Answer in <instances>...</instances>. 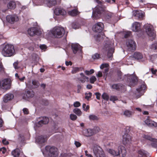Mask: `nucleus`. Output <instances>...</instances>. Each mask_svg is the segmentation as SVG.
Here are the masks:
<instances>
[{"mask_svg": "<svg viewBox=\"0 0 157 157\" xmlns=\"http://www.w3.org/2000/svg\"><path fill=\"white\" fill-rule=\"evenodd\" d=\"M104 15L109 19L111 17L113 14L110 12H105V8L101 5H99L96 6L93 10L92 17L93 19H97Z\"/></svg>", "mask_w": 157, "mask_h": 157, "instance_id": "nucleus-1", "label": "nucleus"}, {"mask_svg": "<svg viewBox=\"0 0 157 157\" xmlns=\"http://www.w3.org/2000/svg\"><path fill=\"white\" fill-rule=\"evenodd\" d=\"M52 36L54 38H60L63 37V39H66L67 32H65L63 28L57 26L55 27L50 32Z\"/></svg>", "mask_w": 157, "mask_h": 157, "instance_id": "nucleus-2", "label": "nucleus"}, {"mask_svg": "<svg viewBox=\"0 0 157 157\" xmlns=\"http://www.w3.org/2000/svg\"><path fill=\"white\" fill-rule=\"evenodd\" d=\"M104 27V24L102 23L101 22L97 23L93 26V30L95 32L99 33L97 35V38L100 39H104L107 38V37L105 35L104 33H100L103 29Z\"/></svg>", "mask_w": 157, "mask_h": 157, "instance_id": "nucleus-3", "label": "nucleus"}, {"mask_svg": "<svg viewBox=\"0 0 157 157\" xmlns=\"http://www.w3.org/2000/svg\"><path fill=\"white\" fill-rule=\"evenodd\" d=\"M107 151L109 153L113 156H118L121 154L122 156L123 157L125 156L126 154V151L125 147L122 145L118 147V151L112 149H108Z\"/></svg>", "mask_w": 157, "mask_h": 157, "instance_id": "nucleus-4", "label": "nucleus"}, {"mask_svg": "<svg viewBox=\"0 0 157 157\" xmlns=\"http://www.w3.org/2000/svg\"><path fill=\"white\" fill-rule=\"evenodd\" d=\"M14 52V47L11 44H6L3 48L2 53L5 56H10L13 55Z\"/></svg>", "mask_w": 157, "mask_h": 157, "instance_id": "nucleus-5", "label": "nucleus"}, {"mask_svg": "<svg viewBox=\"0 0 157 157\" xmlns=\"http://www.w3.org/2000/svg\"><path fill=\"white\" fill-rule=\"evenodd\" d=\"M144 28L145 31L148 36L151 37L152 38L155 39V32L153 26L149 24H146L144 26Z\"/></svg>", "mask_w": 157, "mask_h": 157, "instance_id": "nucleus-6", "label": "nucleus"}, {"mask_svg": "<svg viewBox=\"0 0 157 157\" xmlns=\"http://www.w3.org/2000/svg\"><path fill=\"white\" fill-rule=\"evenodd\" d=\"M45 149L48 157H56L58 155V149L55 147L46 146Z\"/></svg>", "mask_w": 157, "mask_h": 157, "instance_id": "nucleus-7", "label": "nucleus"}, {"mask_svg": "<svg viewBox=\"0 0 157 157\" xmlns=\"http://www.w3.org/2000/svg\"><path fill=\"white\" fill-rule=\"evenodd\" d=\"M11 80L10 79L6 78L0 82V86L3 89L7 90L10 89L11 86Z\"/></svg>", "mask_w": 157, "mask_h": 157, "instance_id": "nucleus-8", "label": "nucleus"}, {"mask_svg": "<svg viewBox=\"0 0 157 157\" xmlns=\"http://www.w3.org/2000/svg\"><path fill=\"white\" fill-rule=\"evenodd\" d=\"M125 76L127 77V81L130 86H133L136 84L137 78V77L135 75L128 74Z\"/></svg>", "mask_w": 157, "mask_h": 157, "instance_id": "nucleus-9", "label": "nucleus"}, {"mask_svg": "<svg viewBox=\"0 0 157 157\" xmlns=\"http://www.w3.org/2000/svg\"><path fill=\"white\" fill-rule=\"evenodd\" d=\"M126 45L127 50L128 51L133 52L136 50V44L133 40H127Z\"/></svg>", "mask_w": 157, "mask_h": 157, "instance_id": "nucleus-10", "label": "nucleus"}, {"mask_svg": "<svg viewBox=\"0 0 157 157\" xmlns=\"http://www.w3.org/2000/svg\"><path fill=\"white\" fill-rule=\"evenodd\" d=\"M93 151L96 157H105L104 151L99 146H94L93 149Z\"/></svg>", "mask_w": 157, "mask_h": 157, "instance_id": "nucleus-11", "label": "nucleus"}, {"mask_svg": "<svg viewBox=\"0 0 157 157\" xmlns=\"http://www.w3.org/2000/svg\"><path fill=\"white\" fill-rule=\"evenodd\" d=\"M113 44L107 43L105 46L104 49L106 51H108L107 56L109 58L112 57L113 54L114 52V49L112 48Z\"/></svg>", "mask_w": 157, "mask_h": 157, "instance_id": "nucleus-12", "label": "nucleus"}, {"mask_svg": "<svg viewBox=\"0 0 157 157\" xmlns=\"http://www.w3.org/2000/svg\"><path fill=\"white\" fill-rule=\"evenodd\" d=\"M28 33L31 36H33L35 35H40L42 33V31L36 27H31L28 30Z\"/></svg>", "mask_w": 157, "mask_h": 157, "instance_id": "nucleus-13", "label": "nucleus"}, {"mask_svg": "<svg viewBox=\"0 0 157 157\" xmlns=\"http://www.w3.org/2000/svg\"><path fill=\"white\" fill-rule=\"evenodd\" d=\"M132 141V137L128 133H125L123 136L122 142L125 145L129 144Z\"/></svg>", "mask_w": 157, "mask_h": 157, "instance_id": "nucleus-14", "label": "nucleus"}, {"mask_svg": "<svg viewBox=\"0 0 157 157\" xmlns=\"http://www.w3.org/2000/svg\"><path fill=\"white\" fill-rule=\"evenodd\" d=\"M19 20L18 17L15 15H8L6 17L7 21L11 24H13L15 22L18 21Z\"/></svg>", "mask_w": 157, "mask_h": 157, "instance_id": "nucleus-15", "label": "nucleus"}, {"mask_svg": "<svg viewBox=\"0 0 157 157\" xmlns=\"http://www.w3.org/2000/svg\"><path fill=\"white\" fill-rule=\"evenodd\" d=\"M146 88V86L145 84H141L140 87H139L136 90L135 94L138 96H140L142 95L144 92V90Z\"/></svg>", "mask_w": 157, "mask_h": 157, "instance_id": "nucleus-16", "label": "nucleus"}, {"mask_svg": "<svg viewBox=\"0 0 157 157\" xmlns=\"http://www.w3.org/2000/svg\"><path fill=\"white\" fill-rule=\"evenodd\" d=\"M54 13L56 15H65L66 14V11L63 8L60 7L56 8L54 11Z\"/></svg>", "mask_w": 157, "mask_h": 157, "instance_id": "nucleus-17", "label": "nucleus"}, {"mask_svg": "<svg viewBox=\"0 0 157 157\" xmlns=\"http://www.w3.org/2000/svg\"><path fill=\"white\" fill-rule=\"evenodd\" d=\"M144 15V13L140 10H136L133 11V16L137 19L143 18Z\"/></svg>", "mask_w": 157, "mask_h": 157, "instance_id": "nucleus-18", "label": "nucleus"}, {"mask_svg": "<svg viewBox=\"0 0 157 157\" xmlns=\"http://www.w3.org/2000/svg\"><path fill=\"white\" fill-rule=\"evenodd\" d=\"M49 122L48 118L46 117H43L42 119L39 121L36 124V126L38 127L42 126L43 125L47 124Z\"/></svg>", "mask_w": 157, "mask_h": 157, "instance_id": "nucleus-19", "label": "nucleus"}, {"mask_svg": "<svg viewBox=\"0 0 157 157\" xmlns=\"http://www.w3.org/2000/svg\"><path fill=\"white\" fill-rule=\"evenodd\" d=\"M49 122L48 118L46 117H43L42 119L39 121L36 124V126L38 127L42 126L43 125L47 124Z\"/></svg>", "mask_w": 157, "mask_h": 157, "instance_id": "nucleus-20", "label": "nucleus"}, {"mask_svg": "<svg viewBox=\"0 0 157 157\" xmlns=\"http://www.w3.org/2000/svg\"><path fill=\"white\" fill-rule=\"evenodd\" d=\"M143 137L146 139L147 140L151 141H152V142L151 143V145L152 147H155L157 145L156 139L154 138H152L150 136L145 135H143Z\"/></svg>", "mask_w": 157, "mask_h": 157, "instance_id": "nucleus-21", "label": "nucleus"}, {"mask_svg": "<svg viewBox=\"0 0 157 157\" xmlns=\"http://www.w3.org/2000/svg\"><path fill=\"white\" fill-rule=\"evenodd\" d=\"M71 46L73 52L75 54L79 50L81 51V47L77 43L72 44Z\"/></svg>", "mask_w": 157, "mask_h": 157, "instance_id": "nucleus-22", "label": "nucleus"}, {"mask_svg": "<svg viewBox=\"0 0 157 157\" xmlns=\"http://www.w3.org/2000/svg\"><path fill=\"white\" fill-rule=\"evenodd\" d=\"M143 57L142 55L139 52H135L134 53L133 56H131L129 57L128 60H132L135 59H136L139 60L142 59Z\"/></svg>", "mask_w": 157, "mask_h": 157, "instance_id": "nucleus-23", "label": "nucleus"}, {"mask_svg": "<svg viewBox=\"0 0 157 157\" xmlns=\"http://www.w3.org/2000/svg\"><path fill=\"white\" fill-rule=\"evenodd\" d=\"M14 98L13 95L11 93L6 94L3 98V101L4 102L6 103L8 101Z\"/></svg>", "mask_w": 157, "mask_h": 157, "instance_id": "nucleus-24", "label": "nucleus"}, {"mask_svg": "<svg viewBox=\"0 0 157 157\" xmlns=\"http://www.w3.org/2000/svg\"><path fill=\"white\" fill-rule=\"evenodd\" d=\"M61 0H48L46 1V4L47 6L51 7L55 6L57 4V2H60Z\"/></svg>", "mask_w": 157, "mask_h": 157, "instance_id": "nucleus-25", "label": "nucleus"}, {"mask_svg": "<svg viewBox=\"0 0 157 157\" xmlns=\"http://www.w3.org/2000/svg\"><path fill=\"white\" fill-rule=\"evenodd\" d=\"M83 135L87 137H89L94 135L93 129L91 128L84 129L83 131Z\"/></svg>", "mask_w": 157, "mask_h": 157, "instance_id": "nucleus-26", "label": "nucleus"}, {"mask_svg": "<svg viewBox=\"0 0 157 157\" xmlns=\"http://www.w3.org/2000/svg\"><path fill=\"white\" fill-rule=\"evenodd\" d=\"M140 24L138 22H135L132 25V30L134 32L139 31L140 29Z\"/></svg>", "mask_w": 157, "mask_h": 157, "instance_id": "nucleus-27", "label": "nucleus"}, {"mask_svg": "<svg viewBox=\"0 0 157 157\" xmlns=\"http://www.w3.org/2000/svg\"><path fill=\"white\" fill-rule=\"evenodd\" d=\"M46 141V138L44 136H40L36 139V142L39 144H42Z\"/></svg>", "mask_w": 157, "mask_h": 157, "instance_id": "nucleus-28", "label": "nucleus"}, {"mask_svg": "<svg viewBox=\"0 0 157 157\" xmlns=\"http://www.w3.org/2000/svg\"><path fill=\"white\" fill-rule=\"evenodd\" d=\"M119 35H122L124 36V38L126 39L130 38L132 36V32L129 31L121 32L119 33Z\"/></svg>", "mask_w": 157, "mask_h": 157, "instance_id": "nucleus-29", "label": "nucleus"}, {"mask_svg": "<svg viewBox=\"0 0 157 157\" xmlns=\"http://www.w3.org/2000/svg\"><path fill=\"white\" fill-rule=\"evenodd\" d=\"M145 123L148 126L151 127L152 126L155 127H157V123L150 120L149 119H147L145 121Z\"/></svg>", "mask_w": 157, "mask_h": 157, "instance_id": "nucleus-30", "label": "nucleus"}, {"mask_svg": "<svg viewBox=\"0 0 157 157\" xmlns=\"http://www.w3.org/2000/svg\"><path fill=\"white\" fill-rule=\"evenodd\" d=\"M29 85L30 87L32 88H36L39 86L40 83L38 81L34 80H32V82L30 83Z\"/></svg>", "mask_w": 157, "mask_h": 157, "instance_id": "nucleus-31", "label": "nucleus"}, {"mask_svg": "<svg viewBox=\"0 0 157 157\" xmlns=\"http://www.w3.org/2000/svg\"><path fill=\"white\" fill-rule=\"evenodd\" d=\"M25 95L26 97L25 96L23 97L24 98H31L34 96V93L33 91L28 90L25 92Z\"/></svg>", "mask_w": 157, "mask_h": 157, "instance_id": "nucleus-32", "label": "nucleus"}, {"mask_svg": "<svg viewBox=\"0 0 157 157\" xmlns=\"http://www.w3.org/2000/svg\"><path fill=\"white\" fill-rule=\"evenodd\" d=\"M81 77L78 78V79L82 83H84L86 81H88L89 78L85 76L82 73L80 74Z\"/></svg>", "mask_w": 157, "mask_h": 157, "instance_id": "nucleus-33", "label": "nucleus"}, {"mask_svg": "<svg viewBox=\"0 0 157 157\" xmlns=\"http://www.w3.org/2000/svg\"><path fill=\"white\" fill-rule=\"evenodd\" d=\"M45 0H34L33 2L34 6L44 5L46 2Z\"/></svg>", "mask_w": 157, "mask_h": 157, "instance_id": "nucleus-34", "label": "nucleus"}, {"mask_svg": "<svg viewBox=\"0 0 157 157\" xmlns=\"http://www.w3.org/2000/svg\"><path fill=\"white\" fill-rule=\"evenodd\" d=\"M79 12L76 9H74L68 12V14L72 16H75L79 14Z\"/></svg>", "mask_w": 157, "mask_h": 157, "instance_id": "nucleus-35", "label": "nucleus"}, {"mask_svg": "<svg viewBox=\"0 0 157 157\" xmlns=\"http://www.w3.org/2000/svg\"><path fill=\"white\" fill-rule=\"evenodd\" d=\"M138 153L139 155H142L143 157H141L139 155L137 157H145L148 154L147 151L142 149L138 150Z\"/></svg>", "mask_w": 157, "mask_h": 157, "instance_id": "nucleus-36", "label": "nucleus"}, {"mask_svg": "<svg viewBox=\"0 0 157 157\" xmlns=\"http://www.w3.org/2000/svg\"><path fill=\"white\" fill-rule=\"evenodd\" d=\"M20 151L19 149H16L12 152V154L14 157H18L20 155Z\"/></svg>", "mask_w": 157, "mask_h": 157, "instance_id": "nucleus-37", "label": "nucleus"}, {"mask_svg": "<svg viewBox=\"0 0 157 157\" xmlns=\"http://www.w3.org/2000/svg\"><path fill=\"white\" fill-rule=\"evenodd\" d=\"M122 87V85L120 84H114L112 86V87L114 89L119 90Z\"/></svg>", "mask_w": 157, "mask_h": 157, "instance_id": "nucleus-38", "label": "nucleus"}, {"mask_svg": "<svg viewBox=\"0 0 157 157\" xmlns=\"http://www.w3.org/2000/svg\"><path fill=\"white\" fill-rule=\"evenodd\" d=\"M133 114V112L129 110H126L124 111V114L126 117H130Z\"/></svg>", "mask_w": 157, "mask_h": 157, "instance_id": "nucleus-39", "label": "nucleus"}, {"mask_svg": "<svg viewBox=\"0 0 157 157\" xmlns=\"http://www.w3.org/2000/svg\"><path fill=\"white\" fill-rule=\"evenodd\" d=\"M7 6L9 9H14L16 6L15 3L13 2H10L8 4Z\"/></svg>", "mask_w": 157, "mask_h": 157, "instance_id": "nucleus-40", "label": "nucleus"}, {"mask_svg": "<svg viewBox=\"0 0 157 157\" xmlns=\"http://www.w3.org/2000/svg\"><path fill=\"white\" fill-rule=\"evenodd\" d=\"M73 112L78 116H80L82 114V112L80 109L75 108L73 110Z\"/></svg>", "mask_w": 157, "mask_h": 157, "instance_id": "nucleus-41", "label": "nucleus"}, {"mask_svg": "<svg viewBox=\"0 0 157 157\" xmlns=\"http://www.w3.org/2000/svg\"><path fill=\"white\" fill-rule=\"evenodd\" d=\"M89 118L90 120L93 121H97L99 119L98 117L94 115H90L89 116Z\"/></svg>", "mask_w": 157, "mask_h": 157, "instance_id": "nucleus-42", "label": "nucleus"}, {"mask_svg": "<svg viewBox=\"0 0 157 157\" xmlns=\"http://www.w3.org/2000/svg\"><path fill=\"white\" fill-rule=\"evenodd\" d=\"M71 25L72 28L75 29H78L80 27V25L78 22H73Z\"/></svg>", "mask_w": 157, "mask_h": 157, "instance_id": "nucleus-43", "label": "nucleus"}, {"mask_svg": "<svg viewBox=\"0 0 157 157\" xmlns=\"http://www.w3.org/2000/svg\"><path fill=\"white\" fill-rule=\"evenodd\" d=\"M151 48L154 50H157V40L155 41L154 43L151 45Z\"/></svg>", "mask_w": 157, "mask_h": 157, "instance_id": "nucleus-44", "label": "nucleus"}, {"mask_svg": "<svg viewBox=\"0 0 157 157\" xmlns=\"http://www.w3.org/2000/svg\"><path fill=\"white\" fill-rule=\"evenodd\" d=\"M100 130V128L98 127H94L93 129V131L94 132V134L98 132H99Z\"/></svg>", "mask_w": 157, "mask_h": 157, "instance_id": "nucleus-45", "label": "nucleus"}, {"mask_svg": "<svg viewBox=\"0 0 157 157\" xmlns=\"http://www.w3.org/2000/svg\"><path fill=\"white\" fill-rule=\"evenodd\" d=\"M79 71V69L78 67H75L73 68L71 71V73L73 74H75Z\"/></svg>", "mask_w": 157, "mask_h": 157, "instance_id": "nucleus-46", "label": "nucleus"}, {"mask_svg": "<svg viewBox=\"0 0 157 157\" xmlns=\"http://www.w3.org/2000/svg\"><path fill=\"white\" fill-rule=\"evenodd\" d=\"M92 58L94 59H97L100 58V55L97 53H95L92 56Z\"/></svg>", "mask_w": 157, "mask_h": 157, "instance_id": "nucleus-47", "label": "nucleus"}, {"mask_svg": "<svg viewBox=\"0 0 157 157\" xmlns=\"http://www.w3.org/2000/svg\"><path fill=\"white\" fill-rule=\"evenodd\" d=\"M90 82L91 83H94L96 80V78L94 76H92L90 79Z\"/></svg>", "mask_w": 157, "mask_h": 157, "instance_id": "nucleus-48", "label": "nucleus"}, {"mask_svg": "<svg viewBox=\"0 0 157 157\" xmlns=\"http://www.w3.org/2000/svg\"><path fill=\"white\" fill-rule=\"evenodd\" d=\"M102 98L106 100H108L109 99V97L108 94L105 93H104L102 95Z\"/></svg>", "mask_w": 157, "mask_h": 157, "instance_id": "nucleus-49", "label": "nucleus"}, {"mask_svg": "<svg viewBox=\"0 0 157 157\" xmlns=\"http://www.w3.org/2000/svg\"><path fill=\"white\" fill-rule=\"evenodd\" d=\"M94 71L93 69H91L90 71L86 70L85 71V73L87 75H89L93 73Z\"/></svg>", "mask_w": 157, "mask_h": 157, "instance_id": "nucleus-50", "label": "nucleus"}, {"mask_svg": "<svg viewBox=\"0 0 157 157\" xmlns=\"http://www.w3.org/2000/svg\"><path fill=\"white\" fill-rule=\"evenodd\" d=\"M85 94L86 95L85 98L87 100H89V98H91L92 96V93L91 92H89L88 93H86Z\"/></svg>", "mask_w": 157, "mask_h": 157, "instance_id": "nucleus-51", "label": "nucleus"}, {"mask_svg": "<svg viewBox=\"0 0 157 157\" xmlns=\"http://www.w3.org/2000/svg\"><path fill=\"white\" fill-rule=\"evenodd\" d=\"M89 108L90 106L89 105H87L86 106V104L85 103L83 104L82 105V108L85 111H87L89 109Z\"/></svg>", "mask_w": 157, "mask_h": 157, "instance_id": "nucleus-52", "label": "nucleus"}, {"mask_svg": "<svg viewBox=\"0 0 157 157\" xmlns=\"http://www.w3.org/2000/svg\"><path fill=\"white\" fill-rule=\"evenodd\" d=\"M77 116L74 114H71L70 115V119L72 121L75 120L77 119Z\"/></svg>", "mask_w": 157, "mask_h": 157, "instance_id": "nucleus-53", "label": "nucleus"}, {"mask_svg": "<svg viewBox=\"0 0 157 157\" xmlns=\"http://www.w3.org/2000/svg\"><path fill=\"white\" fill-rule=\"evenodd\" d=\"M18 140L22 142L24 140V138L23 135L21 134L19 135L18 137Z\"/></svg>", "mask_w": 157, "mask_h": 157, "instance_id": "nucleus-54", "label": "nucleus"}, {"mask_svg": "<svg viewBox=\"0 0 157 157\" xmlns=\"http://www.w3.org/2000/svg\"><path fill=\"white\" fill-rule=\"evenodd\" d=\"M109 66V64L108 63H103L102 64L100 67V68L101 69H103L104 67H107Z\"/></svg>", "mask_w": 157, "mask_h": 157, "instance_id": "nucleus-55", "label": "nucleus"}, {"mask_svg": "<svg viewBox=\"0 0 157 157\" xmlns=\"http://www.w3.org/2000/svg\"><path fill=\"white\" fill-rule=\"evenodd\" d=\"M80 103L79 102L77 101L75 102L73 104L74 106L75 107H78L80 106Z\"/></svg>", "mask_w": 157, "mask_h": 157, "instance_id": "nucleus-56", "label": "nucleus"}, {"mask_svg": "<svg viewBox=\"0 0 157 157\" xmlns=\"http://www.w3.org/2000/svg\"><path fill=\"white\" fill-rule=\"evenodd\" d=\"M41 103L43 105H47L48 104V102L46 100H43L41 101Z\"/></svg>", "mask_w": 157, "mask_h": 157, "instance_id": "nucleus-57", "label": "nucleus"}, {"mask_svg": "<svg viewBox=\"0 0 157 157\" xmlns=\"http://www.w3.org/2000/svg\"><path fill=\"white\" fill-rule=\"evenodd\" d=\"M40 48L41 50H45L47 48L46 46L44 44H42L40 46Z\"/></svg>", "mask_w": 157, "mask_h": 157, "instance_id": "nucleus-58", "label": "nucleus"}, {"mask_svg": "<svg viewBox=\"0 0 157 157\" xmlns=\"http://www.w3.org/2000/svg\"><path fill=\"white\" fill-rule=\"evenodd\" d=\"M110 100L114 101L117 100V97L115 96H112L110 97Z\"/></svg>", "mask_w": 157, "mask_h": 157, "instance_id": "nucleus-59", "label": "nucleus"}, {"mask_svg": "<svg viewBox=\"0 0 157 157\" xmlns=\"http://www.w3.org/2000/svg\"><path fill=\"white\" fill-rule=\"evenodd\" d=\"M75 144L77 147H80L81 145V144L79 142L76 141H75Z\"/></svg>", "mask_w": 157, "mask_h": 157, "instance_id": "nucleus-60", "label": "nucleus"}, {"mask_svg": "<svg viewBox=\"0 0 157 157\" xmlns=\"http://www.w3.org/2000/svg\"><path fill=\"white\" fill-rule=\"evenodd\" d=\"M23 111L25 114H27L29 113L28 109L26 108H24L23 109Z\"/></svg>", "mask_w": 157, "mask_h": 157, "instance_id": "nucleus-61", "label": "nucleus"}, {"mask_svg": "<svg viewBox=\"0 0 157 157\" xmlns=\"http://www.w3.org/2000/svg\"><path fill=\"white\" fill-rule=\"evenodd\" d=\"M95 94L96 95V98L98 99H100L101 96L100 93L98 92H97L95 93Z\"/></svg>", "mask_w": 157, "mask_h": 157, "instance_id": "nucleus-62", "label": "nucleus"}, {"mask_svg": "<svg viewBox=\"0 0 157 157\" xmlns=\"http://www.w3.org/2000/svg\"><path fill=\"white\" fill-rule=\"evenodd\" d=\"M2 143L5 145H7L9 144V142L6 139H3L2 140Z\"/></svg>", "mask_w": 157, "mask_h": 157, "instance_id": "nucleus-63", "label": "nucleus"}, {"mask_svg": "<svg viewBox=\"0 0 157 157\" xmlns=\"http://www.w3.org/2000/svg\"><path fill=\"white\" fill-rule=\"evenodd\" d=\"M97 76L98 77H101L102 76V74L101 72L99 71L98 72V74L97 75Z\"/></svg>", "mask_w": 157, "mask_h": 157, "instance_id": "nucleus-64", "label": "nucleus"}]
</instances>
